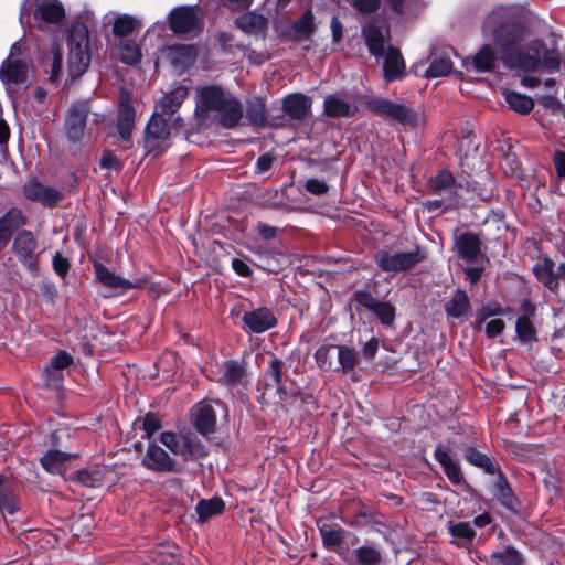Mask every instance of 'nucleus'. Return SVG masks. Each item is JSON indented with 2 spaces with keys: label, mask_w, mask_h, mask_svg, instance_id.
Returning <instances> with one entry per match:
<instances>
[{
  "label": "nucleus",
  "mask_w": 565,
  "mask_h": 565,
  "mask_svg": "<svg viewBox=\"0 0 565 565\" xmlns=\"http://www.w3.org/2000/svg\"><path fill=\"white\" fill-rule=\"evenodd\" d=\"M351 3L358 11L371 13L379 8L380 0H351Z\"/></svg>",
  "instance_id": "680f3d73"
},
{
  "label": "nucleus",
  "mask_w": 565,
  "mask_h": 565,
  "mask_svg": "<svg viewBox=\"0 0 565 565\" xmlns=\"http://www.w3.org/2000/svg\"><path fill=\"white\" fill-rule=\"evenodd\" d=\"M242 320L244 326L254 333L266 332L277 324V319L274 312L266 307L246 311L243 315Z\"/></svg>",
  "instance_id": "ddd939ff"
},
{
  "label": "nucleus",
  "mask_w": 565,
  "mask_h": 565,
  "mask_svg": "<svg viewBox=\"0 0 565 565\" xmlns=\"http://www.w3.org/2000/svg\"><path fill=\"white\" fill-rule=\"evenodd\" d=\"M184 435H175L173 433H162L160 440L161 443L174 455H177V449H179L180 440L183 438Z\"/></svg>",
  "instance_id": "6e6d98bb"
},
{
  "label": "nucleus",
  "mask_w": 565,
  "mask_h": 565,
  "mask_svg": "<svg viewBox=\"0 0 565 565\" xmlns=\"http://www.w3.org/2000/svg\"><path fill=\"white\" fill-rule=\"evenodd\" d=\"M53 55V62L51 67L50 81L56 82L60 78L62 72V53L57 45H53L51 49Z\"/></svg>",
  "instance_id": "603ef678"
},
{
  "label": "nucleus",
  "mask_w": 565,
  "mask_h": 565,
  "mask_svg": "<svg viewBox=\"0 0 565 565\" xmlns=\"http://www.w3.org/2000/svg\"><path fill=\"white\" fill-rule=\"evenodd\" d=\"M26 224V218L18 209L9 210L0 218V250L9 242L14 230Z\"/></svg>",
  "instance_id": "b1692460"
},
{
  "label": "nucleus",
  "mask_w": 565,
  "mask_h": 565,
  "mask_svg": "<svg viewBox=\"0 0 565 565\" xmlns=\"http://www.w3.org/2000/svg\"><path fill=\"white\" fill-rule=\"evenodd\" d=\"M273 163H274V157L271 154L265 153V154L260 156L256 162V172L264 173V172L268 171L273 167Z\"/></svg>",
  "instance_id": "338daca9"
},
{
  "label": "nucleus",
  "mask_w": 565,
  "mask_h": 565,
  "mask_svg": "<svg viewBox=\"0 0 565 565\" xmlns=\"http://www.w3.org/2000/svg\"><path fill=\"white\" fill-rule=\"evenodd\" d=\"M53 268L55 273L64 278L70 269V262L67 258L63 257L61 253L56 252L52 259Z\"/></svg>",
  "instance_id": "13d9d810"
},
{
  "label": "nucleus",
  "mask_w": 565,
  "mask_h": 565,
  "mask_svg": "<svg viewBox=\"0 0 565 565\" xmlns=\"http://www.w3.org/2000/svg\"><path fill=\"white\" fill-rule=\"evenodd\" d=\"M449 532L455 537L472 540L475 531L469 522H459L449 526Z\"/></svg>",
  "instance_id": "3c124183"
},
{
  "label": "nucleus",
  "mask_w": 565,
  "mask_h": 565,
  "mask_svg": "<svg viewBox=\"0 0 565 565\" xmlns=\"http://www.w3.org/2000/svg\"><path fill=\"white\" fill-rule=\"evenodd\" d=\"M282 107L289 117L301 120L310 113L311 99L303 94H290L284 99Z\"/></svg>",
  "instance_id": "4be33fe9"
},
{
  "label": "nucleus",
  "mask_w": 565,
  "mask_h": 565,
  "mask_svg": "<svg viewBox=\"0 0 565 565\" xmlns=\"http://www.w3.org/2000/svg\"><path fill=\"white\" fill-rule=\"evenodd\" d=\"M136 111L131 104L130 95L126 90L120 92L117 129L120 137L128 141L135 126Z\"/></svg>",
  "instance_id": "dca6fc26"
},
{
  "label": "nucleus",
  "mask_w": 565,
  "mask_h": 565,
  "mask_svg": "<svg viewBox=\"0 0 565 565\" xmlns=\"http://www.w3.org/2000/svg\"><path fill=\"white\" fill-rule=\"evenodd\" d=\"M188 88L183 86H179L170 93L166 94L157 103L154 115L163 118V116H171L175 114L188 97Z\"/></svg>",
  "instance_id": "aec40b11"
},
{
  "label": "nucleus",
  "mask_w": 565,
  "mask_h": 565,
  "mask_svg": "<svg viewBox=\"0 0 565 565\" xmlns=\"http://www.w3.org/2000/svg\"><path fill=\"white\" fill-rule=\"evenodd\" d=\"M100 166L105 169L119 170L121 163L119 159L111 152H105L100 159Z\"/></svg>",
  "instance_id": "0e129e2a"
},
{
  "label": "nucleus",
  "mask_w": 565,
  "mask_h": 565,
  "mask_svg": "<svg viewBox=\"0 0 565 565\" xmlns=\"http://www.w3.org/2000/svg\"><path fill=\"white\" fill-rule=\"evenodd\" d=\"M195 113L199 119L212 121L225 129L236 127L243 118L242 103L218 85H206L196 92Z\"/></svg>",
  "instance_id": "f03ea898"
},
{
  "label": "nucleus",
  "mask_w": 565,
  "mask_h": 565,
  "mask_svg": "<svg viewBox=\"0 0 565 565\" xmlns=\"http://www.w3.org/2000/svg\"><path fill=\"white\" fill-rule=\"evenodd\" d=\"M194 425L198 431L207 435L214 431L216 415L214 408L206 402L198 403L193 408Z\"/></svg>",
  "instance_id": "5701e85b"
},
{
  "label": "nucleus",
  "mask_w": 565,
  "mask_h": 565,
  "mask_svg": "<svg viewBox=\"0 0 565 565\" xmlns=\"http://www.w3.org/2000/svg\"><path fill=\"white\" fill-rule=\"evenodd\" d=\"M366 108L376 116L395 120L403 127L414 128L422 121V116L406 104L387 98H372Z\"/></svg>",
  "instance_id": "39448f33"
},
{
  "label": "nucleus",
  "mask_w": 565,
  "mask_h": 565,
  "mask_svg": "<svg viewBox=\"0 0 565 565\" xmlns=\"http://www.w3.org/2000/svg\"><path fill=\"white\" fill-rule=\"evenodd\" d=\"M195 510L199 515V521L201 523H204L209 519L222 514L225 510V503L218 497L203 499L199 501V503L195 507Z\"/></svg>",
  "instance_id": "7c9ffc66"
},
{
  "label": "nucleus",
  "mask_w": 565,
  "mask_h": 565,
  "mask_svg": "<svg viewBox=\"0 0 565 565\" xmlns=\"http://www.w3.org/2000/svg\"><path fill=\"white\" fill-rule=\"evenodd\" d=\"M515 330L519 339L524 343H529L535 339L534 326L527 317L518 318Z\"/></svg>",
  "instance_id": "49530a36"
},
{
  "label": "nucleus",
  "mask_w": 565,
  "mask_h": 565,
  "mask_svg": "<svg viewBox=\"0 0 565 565\" xmlns=\"http://www.w3.org/2000/svg\"><path fill=\"white\" fill-rule=\"evenodd\" d=\"M23 43L17 41L9 56L0 65V79L9 94L17 92L28 81L29 63L22 57Z\"/></svg>",
  "instance_id": "20e7f679"
},
{
  "label": "nucleus",
  "mask_w": 565,
  "mask_h": 565,
  "mask_svg": "<svg viewBox=\"0 0 565 565\" xmlns=\"http://www.w3.org/2000/svg\"><path fill=\"white\" fill-rule=\"evenodd\" d=\"M170 129L167 120L154 115L146 127L145 148L147 153L161 154L169 147Z\"/></svg>",
  "instance_id": "9d476101"
},
{
  "label": "nucleus",
  "mask_w": 565,
  "mask_h": 565,
  "mask_svg": "<svg viewBox=\"0 0 565 565\" xmlns=\"http://www.w3.org/2000/svg\"><path fill=\"white\" fill-rule=\"evenodd\" d=\"M458 255L467 262H475L480 254V239L473 233H463L455 244Z\"/></svg>",
  "instance_id": "a878e982"
},
{
  "label": "nucleus",
  "mask_w": 565,
  "mask_h": 565,
  "mask_svg": "<svg viewBox=\"0 0 565 565\" xmlns=\"http://www.w3.org/2000/svg\"><path fill=\"white\" fill-rule=\"evenodd\" d=\"M452 68V63L448 57H437L435 58L429 67L426 70V77H438L446 76L450 73Z\"/></svg>",
  "instance_id": "a18cd8bd"
},
{
  "label": "nucleus",
  "mask_w": 565,
  "mask_h": 565,
  "mask_svg": "<svg viewBox=\"0 0 565 565\" xmlns=\"http://www.w3.org/2000/svg\"><path fill=\"white\" fill-rule=\"evenodd\" d=\"M359 362L358 352L348 345H338L335 373L348 374Z\"/></svg>",
  "instance_id": "c756f323"
},
{
  "label": "nucleus",
  "mask_w": 565,
  "mask_h": 565,
  "mask_svg": "<svg viewBox=\"0 0 565 565\" xmlns=\"http://www.w3.org/2000/svg\"><path fill=\"white\" fill-rule=\"evenodd\" d=\"M499 475V479L497 482V491L498 498L502 502L503 505L511 508L513 503V495L511 488L507 481V479L502 476L501 471L497 472Z\"/></svg>",
  "instance_id": "09e8293b"
},
{
  "label": "nucleus",
  "mask_w": 565,
  "mask_h": 565,
  "mask_svg": "<svg viewBox=\"0 0 565 565\" xmlns=\"http://www.w3.org/2000/svg\"><path fill=\"white\" fill-rule=\"evenodd\" d=\"M163 54L164 58L178 74H182L191 67L198 57V51L194 45H172L167 47Z\"/></svg>",
  "instance_id": "f8f14e48"
},
{
  "label": "nucleus",
  "mask_w": 565,
  "mask_h": 565,
  "mask_svg": "<svg viewBox=\"0 0 565 565\" xmlns=\"http://www.w3.org/2000/svg\"><path fill=\"white\" fill-rule=\"evenodd\" d=\"M337 350L335 344H323L315 353V359L318 366L322 370L334 371L337 365Z\"/></svg>",
  "instance_id": "e433bc0d"
},
{
  "label": "nucleus",
  "mask_w": 565,
  "mask_h": 565,
  "mask_svg": "<svg viewBox=\"0 0 565 565\" xmlns=\"http://www.w3.org/2000/svg\"><path fill=\"white\" fill-rule=\"evenodd\" d=\"M356 301L365 309L372 311L383 324L392 326L395 319V308L390 302L379 301L364 291L355 294Z\"/></svg>",
  "instance_id": "a211bd4d"
},
{
  "label": "nucleus",
  "mask_w": 565,
  "mask_h": 565,
  "mask_svg": "<svg viewBox=\"0 0 565 565\" xmlns=\"http://www.w3.org/2000/svg\"><path fill=\"white\" fill-rule=\"evenodd\" d=\"M504 99L509 107L519 115H527L534 108L533 98L518 92L505 90Z\"/></svg>",
  "instance_id": "2f4dec72"
},
{
  "label": "nucleus",
  "mask_w": 565,
  "mask_h": 565,
  "mask_svg": "<svg viewBox=\"0 0 565 565\" xmlns=\"http://www.w3.org/2000/svg\"><path fill=\"white\" fill-rule=\"evenodd\" d=\"M30 14H33L36 20L58 23L63 20L65 10L58 0H25L20 11L21 24H24V18Z\"/></svg>",
  "instance_id": "1a4fd4ad"
},
{
  "label": "nucleus",
  "mask_w": 565,
  "mask_h": 565,
  "mask_svg": "<svg viewBox=\"0 0 565 565\" xmlns=\"http://www.w3.org/2000/svg\"><path fill=\"white\" fill-rule=\"evenodd\" d=\"M536 278L550 290L558 287L557 277L554 274V262L550 258H543L542 263L534 267Z\"/></svg>",
  "instance_id": "f704fd0d"
},
{
  "label": "nucleus",
  "mask_w": 565,
  "mask_h": 565,
  "mask_svg": "<svg viewBox=\"0 0 565 565\" xmlns=\"http://www.w3.org/2000/svg\"><path fill=\"white\" fill-rule=\"evenodd\" d=\"M143 465L154 471H173L174 460L158 445H149L142 459Z\"/></svg>",
  "instance_id": "6ab92c4d"
},
{
  "label": "nucleus",
  "mask_w": 565,
  "mask_h": 565,
  "mask_svg": "<svg viewBox=\"0 0 565 565\" xmlns=\"http://www.w3.org/2000/svg\"><path fill=\"white\" fill-rule=\"evenodd\" d=\"M482 33L490 36L500 49L505 66L526 73L535 72L542 64L548 72L559 68V58L554 52H548L544 43L532 40L523 44L527 29L513 21L512 9L504 6L495 7L484 19Z\"/></svg>",
  "instance_id": "f257e3e1"
},
{
  "label": "nucleus",
  "mask_w": 565,
  "mask_h": 565,
  "mask_svg": "<svg viewBox=\"0 0 565 565\" xmlns=\"http://www.w3.org/2000/svg\"><path fill=\"white\" fill-rule=\"evenodd\" d=\"M72 362L73 359L68 353L64 351L58 352L55 356L52 358L50 365L45 367V373H58L63 369L67 367Z\"/></svg>",
  "instance_id": "8fccbe9b"
},
{
  "label": "nucleus",
  "mask_w": 565,
  "mask_h": 565,
  "mask_svg": "<svg viewBox=\"0 0 565 565\" xmlns=\"http://www.w3.org/2000/svg\"><path fill=\"white\" fill-rule=\"evenodd\" d=\"M245 377V367L238 361H224L214 371L215 381L228 387L242 385Z\"/></svg>",
  "instance_id": "f3484780"
},
{
  "label": "nucleus",
  "mask_w": 565,
  "mask_h": 565,
  "mask_svg": "<svg viewBox=\"0 0 565 565\" xmlns=\"http://www.w3.org/2000/svg\"><path fill=\"white\" fill-rule=\"evenodd\" d=\"M71 457L70 454L60 450H50L42 457L41 463L46 471L57 472L61 470L63 463L70 460Z\"/></svg>",
  "instance_id": "a19ab883"
},
{
  "label": "nucleus",
  "mask_w": 565,
  "mask_h": 565,
  "mask_svg": "<svg viewBox=\"0 0 565 565\" xmlns=\"http://www.w3.org/2000/svg\"><path fill=\"white\" fill-rule=\"evenodd\" d=\"M504 330V321L502 319H492L486 326V333L489 338L499 335Z\"/></svg>",
  "instance_id": "69168bd1"
},
{
  "label": "nucleus",
  "mask_w": 565,
  "mask_h": 565,
  "mask_svg": "<svg viewBox=\"0 0 565 565\" xmlns=\"http://www.w3.org/2000/svg\"><path fill=\"white\" fill-rule=\"evenodd\" d=\"M405 72V64L398 50L390 47L384 58V76L387 82L399 79Z\"/></svg>",
  "instance_id": "cd10ccee"
},
{
  "label": "nucleus",
  "mask_w": 565,
  "mask_h": 565,
  "mask_svg": "<svg viewBox=\"0 0 565 565\" xmlns=\"http://www.w3.org/2000/svg\"><path fill=\"white\" fill-rule=\"evenodd\" d=\"M294 38L301 40L308 38L315 30L313 15L310 11L305 12L297 21L292 24Z\"/></svg>",
  "instance_id": "79ce46f5"
},
{
  "label": "nucleus",
  "mask_w": 565,
  "mask_h": 565,
  "mask_svg": "<svg viewBox=\"0 0 565 565\" xmlns=\"http://www.w3.org/2000/svg\"><path fill=\"white\" fill-rule=\"evenodd\" d=\"M322 540L326 546L331 548L340 547L342 539H343V532L342 530H328L322 531Z\"/></svg>",
  "instance_id": "864d4df0"
},
{
  "label": "nucleus",
  "mask_w": 565,
  "mask_h": 565,
  "mask_svg": "<svg viewBox=\"0 0 565 565\" xmlns=\"http://www.w3.org/2000/svg\"><path fill=\"white\" fill-rule=\"evenodd\" d=\"M554 164L559 178H565V152L558 151L554 157Z\"/></svg>",
  "instance_id": "774afa93"
},
{
  "label": "nucleus",
  "mask_w": 565,
  "mask_h": 565,
  "mask_svg": "<svg viewBox=\"0 0 565 565\" xmlns=\"http://www.w3.org/2000/svg\"><path fill=\"white\" fill-rule=\"evenodd\" d=\"M267 19L255 12H247L236 19V25L245 33L259 35L267 29Z\"/></svg>",
  "instance_id": "bb28decb"
},
{
  "label": "nucleus",
  "mask_w": 565,
  "mask_h": 565,
  "mask_svg": "<svg viewBox=\"0 0 565 565\" xmlns=\"http://www.w3.org/2000/svg\"><path fill=\"white\" fill-rule=\"evenodd\" d=\"M160 428V420L154 414H147L143 418V429L147 437L150 438Z\"/></svg>",
  "instance_id": "052dcab7"
},
{
  "label": "nucleus",
  "mask_w": 565,
  "mask_h": 565,
  "mask_svg": "<svg viewBox=\"0 0 565 565\" xmlns=\"http://www.w3.org/2000/svg\"><path fill=\"white\" fill-rule=\"evenodd\" d=\"M89 113L86 102L74 103L66 119V132L71 140H81L84 136L87 115Z\"/></svg>",
  "instance_id": "4468645a"
},
{
  "label": "nucleus",
  "mask_w": 565,
  "mask_h": 565,
  "mask_svg": "<svg viewBox=\"0 0 565 565\" xmlns=\"http://www.w3.org/2000/svg\"><path fill=\"white\" fill-rule=\"evenodd\" d=\"M424 258L425 255L422 249L416 247L409 252H380L375 260L383 271L397 274L415 267L422 263Z\"/></svg>",
  "instance_id": "423d86ee"
},
{
  "label": "nucleus",
  "mask_w": 565,
  "mask_h": 565,
  "mask_svg": "<svg viewBox=\"0 0 565 565\" xmlns=\"http://www.w3.org/2000/svg\"><path fill=\"white\" fill-rule=\"evenodd\" d=\"M465 458L469 463L482 469L489 475H495L499 472V467L487 455L479 451L475 447L466 448Z\"/></svg>",
  "instance_id": "72a5a7b5"
},
{
  "label": "nucleus",
  "mask_w": 565,
  "mask_h": 565,
  "mask_svg": "<svg viewBox=\"0 0 565 565\" xmlns=\"http://www.w3.org/2000/svg\"><path fill=\"white\" fill-rule=\"evenodd\" d=\"M179 446L177 455L181 456L184 460L201 457L204 454L201 443L189 436L181 438Z\"/></svg>",
  "instance_id": "ea45409f"
},
{
  "label": "nucleus",
  "mask_w": 565,
  "mask_h": 565,
  "mask_svg": "<svg viewBox=\"0 0 565 565\" xmlns=\"http://www.w3.org/2000/svg\"><path fill=\"white\" fill-rule=\"evenodd\" d=\"M381 562L382 554L374 546L363 545L353 552V563L358 565H379Z\"/></svg>",
  "instance_id": "4c0bfd02"
},
{
  "label": "nucleus",
  "mask_w": 565,
  "mask_h": 565,
  "mask_svg": "<svg viewBox=\"0 0 565 565\" xmlns=\"http://www.w3.org/2000/svg\"><path fill=\"white\" fill-rule=\"evenodd\" d=\"M362 34L370 53L374 56L382 55L384 52L383 30L373 23H369L363 28Z\"/></svg>",
  "instance_id": "c85d7f7f"
},
{
  "label": "nucleus",
  "mask_w": 565,
  "mask_h": 565,
  "mask_svg": "<svg viewBox=\"0 0 565 565\" xmlns=\"http://www.w3.org/2000/svg\"><path fill=\"white\" fill-rule=\"evenodd\" d=\"M184 435H175L173 433H162L160 440L161 443L174 455H177V449H179L180 440L183 438Z\"/></svg>",
  "instance_id": "4d7b16f0"
},
{
  "label": "nucleus",
  "mask_w": 565,
  "mask_h": 565,
  "mask_svg": "<svg viewBox=\"0 0 565 565\" xmlns=\"http://www.w3.org/2000/svg\"><path fill=\"white\" fill-rule=\"evenodd\" d=\"M138 26L139 22L135 18L122 14L116 18L113 25V32L116 36L122 39L127 38Z\"/></svg>",
  "instance_id": "37998d69"
},
{
  "label": "nucleus",
  "mask_w": 565,
  "mask_h": 565,
  "mask_svg": "<svg viewBox=\"0 0 565 565\" xmlns=\"http://www.w3.org/2000/svg\"><path fill=\"white\" fill-rule=\"evenodd\" d=\"M200 18L195 7H180L169 17L170 29L174 33H188L199 26Z\"/></svg>",
  "instance_id": "2eb2a0df"
},
{
  "label": "nucleus",
  "mask_w": 565,
  "mask_h": 565,
  "mask_svg": "<svg viewBox=\"0 0 565 565\" xmlns=\"http://www.w3.org/2000/svg\"><path fill=\"white\" fill-rule=\"evenodd\" d=\"M95 277L105 288L109 289V296H120L126 294L128 290L134 288H142L148 279L147 277H137L135 279H125L111 271L108 267L102 263L94 264Z\"/></svg>",
  "instance_id": "6e6552de"
},
{
  "label": "nucleus",
  "mask_w": 565,
  "mask_h": 565,
  "mask_svg": "<svg viewBox=\"0 0 565 565\" xmlns=\"http://www.w3.org/2000/svg\"><path fill=\"white\" fill-rule=\"evenodd\" d=\"M306 190L312 194L321 195L328 191V185L319 179H309L305 185Z\"/></svg>",
  "instance_id": "e2e57ef3"
},
{
  "label": "nucleus",
  "mask_w": 565,
  "mask_h": 565,
  "mask_svg": "<svg viewBox=\"0 0 565 565\" xmlns=\"http://www.w3.org/2000/svg\"><path fill=\"white\" fill-rule=\"evenodd\" d=\"M495 62L494 50L490 45H484L475 56L473 64L477 71L488 72L492 68Z\"/></svg>",
  "instance_id": "c03bdc74"
},
{
  "label": "nucleus",
  "mask_w": 565,
  "mask_h": 565,
  "mask_svg": "<svg viewBox=\"0 0 565 565\" xmlns=\"http://www.w3.org/2000/svg\"><path fill=\"white\" fill-rule=\"evenodd\" d=\"M356 113V106L351 105L345 98L337 94H330L323 100V114L330 118L351 117Z\"/></svg>",
  "instance_id": "412c9836"
},
{
  "label": "nucleus",
  "mask_w": 565,
  "mask_h": 565,
  "mask_svg": "<svg viewBox=\"0 0 565 565\" xmlns=\"http://www.w3.org/2000/svg\"><path fill=\"white\" fill-rule=\"evenodd\" d=\"M490 565H523V559L513 547H505L502 552H494L489 556Z\"/></svg>",
  "instance_id": "58836bf2"
},
{
  "label": "nucleus",
  "mask_w": 565,
  "mask_h": 565,
  "mask_svg": "<svg viewBox=\"0 0 565 565\" xmlns=\"http://www.w3.org/2000/svg\"><path fill=\"white\" fill-rule=\"evenodd\" d=\"M267 374L274 380L276 385L282 384V362L278 359L271 360Z\"/></svg>",
  "instance_id": "bf43d9fd"
},
{
  "label": "nucleus",
  "mask_w": 565,
  "mask_h": 565,
  "mask_svg": "<svg viewBox=\"0 0 565 565\" xmlns=\"http://www.w3.org/2000/svg\"><path fill=\"white\" fill-rule=\"evenodd\" d=\"M469 309V297L462 290H457L451 299L446 303V312L452 318L462 317Z\"/></svg>",
  "instance_id": "c9c22d12"
},
{
  "label": "nucleus",
  "mask_w": 565,
  "mask_h": 565,
  "mask_svg": "<svg viewBox=\"0 0 565 565\" xmlns=\"http://www.w3.org/2000/svg\"><path fill=\"white\" fill-rule=\"evenodd\" d=\"M116 51L119 60L126 64H136L141 58L140 47L129 38L120 39Z\"/></svg>",
  "instance_id": "473e14b6"
},
{
  "label": "nucleus",
  "mask_w": 565,
  "mask_h": 565,
  "mask_svg": "<svg viewBox=\"0 0 565 565\" xmlns=\"http://www.w3.org/2000/svg\"><path fill=\"white\" fill-rule=\"evenodd\" d=\"M435 459L443 467L444 472L450 482L459 484L463 481V476L459 463L451 458L449 452L441 446L435 449Z\"/></svg>",
  "instance_id": "393cba45"
},
{
  "label": "nucleus",
  "mask_w": 565,
  "mask_h": 565,
  "mask_svg": "<svg viewBox=\"0 0 565 565\" xmlns=\"http://www.w3.org/2000/svg\"><path fill=\"white\" fill-rule=\"evenodd\" d=\"M12 253L33 276L39 274L40 252L32 232L23 230L17 234L12 243Z\"/></svg>",
  "instance_id": "0eeeda50"
},
{
  "label": "nucleus",
  "mask_w": 565,
  "mask_h": 565,
  "mask_svg": "<svg viewBox=\"0 0 565 565\" xmlns=\"http://www.w3.org/2000/svg\"><path fill=\"white\" fill-rule=\"evenodd\" d=\"M248 117L252 124L260 125L265 121V107L262 102H256L248 109Z\"/></svg>",
  "instance_id": "5fc2aeb1"
},
{
  "label": "nucleus",
  "mask_w": 565,
  "mask_h": 565,
  "mask_svg": "<svg viewBox=\"0 0 565 565\" xmlns=\"http://www.w3.org/2000/svg\"><path fill=\"white\" fill-rule=\"evenodd\" d=\"M23 193L29 200L47 207L56 206L63 199L61 191L52 186H45L34 179L24 184Z\"/></svg>",
  "instance_id": "9b49d317"
},
{
  "label": "nucleus",
  "mask_w": 565,
  "mask_h": 565,
  "mask_svg": "<svg viewBox=\"0 0 565 565\" xmlns=\"http://www.w3.org/2000/svg\"><path fill=\"white\" fill-rule=\"evenodd\" d=\"M455 183L454 177L448 170H441L435 178L431 179L430 185L434 191L441 193L452 188Z\"/></svg>",
  "instance_id": "de8ad7c7"
},
{
  "label": "nucleus",
  "mask_w": 565,
  "mask_h": 565,
  "mask_svg": "<svg viewBox=\"0 0 565 565\" xmlns=\"http://www.w3.org/2000/svg\"><path fill=\"white\" fill-rule=\"evenodd\" d=\"M88 30L82 24H74L68 34V73L72 78L83 75L90 63Z\"/></svg>",
  "instance_id": "7ed1b4c3"
}]
</instances>
